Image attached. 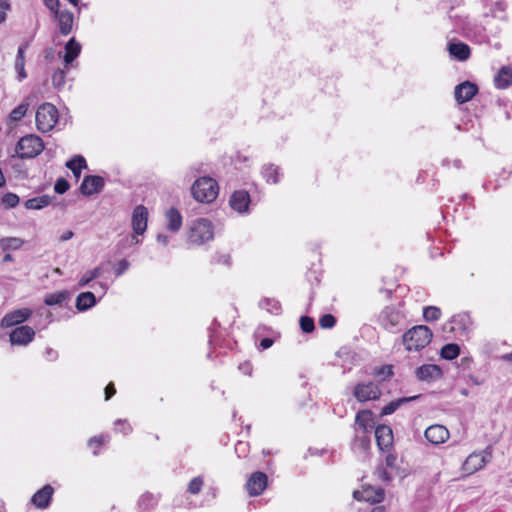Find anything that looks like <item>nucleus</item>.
<instances>
[{"label":"nucleus","instance_id":"f257e3e1","mask_svg":"<svg viewBox=\"0 0 512 512\" xmlns=\"http://www.w3.org/2000/svg\"><path fill=\"white\" fill-rule=\"evenodd\" d=\"M432 332L425 325H418L402 336V342L408 351H419L425 348L432 340Z\"/></svg>","mask_w":512,"mask_h":512},{"label":"nucleus","instance_id":"f03ea898","mask_svg":"<svg viewBox=\"0 0 512 512\" xmlns=\"http://www.w3.org/2000/svg\"><path fill=\"white\" fill-rule=\"evenodd\" d=\"M191 192L196 201L211 203L217 198L219 187L213 178L201 177L193 183Z\"/></svg>","mask_w":512,"mask_h":512},{"label":"nucleus","instance_id":"7ed1b4c3","mask_svg":"<svg viewBox=\"0 0 512 512\" xmlns=\"http://www.w3.org/2000/svg\"><path fill=\"white\" fill-rule=\"evenodd\" d=\"M42 138L35 134H28L19 139L15 151L21 159H32L44 150Z\"/></svg>","mask_w":512,"mask_h":512},{"label":"nucleus","instance_id":"20e7f679","mask_svg":"<svg viewBox=\"0 0 512 512\" xmlns=\"http://www.w3.org/2000/svg\"><path fill=\"white\" fill-rule=\"evenodd\" d=\"M35 121L36 127L40 132L46 133L51 131L58 121L57 108L51 103L41 104L36 111Z\"/></svg>","mask_w":512,"mask_h":512},{"label":"nucleus","instance_id":"39448f33","mask_svg":"<svg viewBox=\"0 0 512 512\" xmlns=\"http://www.w3.org/2000/svg\"><path fill=\"white\" fill-rule=\"evenodd\" d=\"M405 315L400 307L386 306L379 314V324L387 331L396 333L403 324Z\"/></svg>","mask_w":512,"mask_h":512},{"label":"nucleus","instance_id":"423d86ee","mask_svg":"<svg viewBox=\"0 0 512 512\" xmlns=\"http://www.w3.org/2000/svg\"><path fill=\"white\" fill-rule=\"evenodd\" d=\"M214 232L209 220L200 218L195 220L190 226L188 240L195 245H202L213 239Z\"/></svg>","mask_w":512,"mask_h":512},{"label":"nucleus","instance_id":"0eeeda50","mask_svg":"<svg viewBox=\"0 0 512 512\" xmlns=\"http://www.w3.org/2000/svg\"><path fill=\"white\" fill-rule=\"evenodd\" d=\"M491 453L486 449L480 452L471 453L462 465V471L471 475L482 469L491 460Z\"/></svg>","mask_w":512,"mask_h":512},{"label":"nucleus","instance_id":"6e6552de","mask_svg":"<svg viewBox=\"0 0 512 512\" xmlns=\"http://www.w3.org/2000/svg\"><path fill=\"white\" fill-rule=\"evenodd\" d=\"M353 395L359 402H366L379 399L381 390L374 382L358 383L354 387Z\"/></svg>","mask_w":512,"mask_h":512},{"label":"nucleus","instance_id":"1a4fd4ad","mask_svg":"<svg viewBox=\"0 0 512 512\" xmlns=\"http://www.w3.org/2000/svg\"><path fill=\"white\" fill-rule=\"evenodd\" d=\"M35 331L27 325L15 328L9 335V340L12 345L26 346L34 339Z\"/></svg>","mask_w":512,"mask_h":512},{"label":"nucleus","instance_id":"9d476101","mask_svg":"<svg viewBox=\"0 0 512 512\" xmlns=\"http://www.w3.org/2000/svg\"><path fill=\"white\" fill-rule=\"evenodd\" d=\"M32 315L29 308H20L7 313L0 322L2 328L12 327L28 320Z\"/></svg>","mask_w":512,"mask_h":512},{"label":"nucleus","instance_id":"9b49d317","mask_svg":"<svg viewBox=\"0 0 512 512\" xmlns=\"http://www.w3.org/2000/svg\"><path fill=\"white\" fill-rule=\"evenodd\" d=\"M105 185L104 178L97 175H87L84 177L81 185L80 192L85 196H91L99 193Z\"/></svg>","mask_w":512,"mask_h":512},{"label":"nucleus","instance_id":"f8f14e48","mask_svg":"<svg viewBox=\"0 0 512 512\" xmlns=\"http://www.w3.org/2000/svg\"><path fill=\"white\" fill-rule=\"evenodd\" d=\"M148 210L143 205L134 208L132 214V228L136 235H142L147 229Z\"/></svg>","mask_w":512,"mask_h":512},{"label":"nucleus","instance_id":"ddd939ff","mask_svg":"<svg viewBox=\"0 0 512 512\" xmlns=\"http://www.w3.org/2000/svg\"><path fill=\"white\" fill-rule=\"evenodd\" d=\"M267 475L263 472L257 471L252 473L247 480L246 488L250 496H258L262 494L267 486Z\"/></svg>","mask_w":512,"mask_h":512},{"label":"nucleus","instance_id":"4468645a","mask_svg":"<svg viewBox=\"0 0 512 512\" xmlns=\"http://www.w3.org/2000/svg\"><path fill=\"white\" fill-rule=\"evenodd\" d=\"M384 490L380 487H366L361 491H354L353 498L357 501H365L370 503H381L384 500Z\"/></svg>","mask_w":512,"mask_h":512},{"label":"nucleus","instance_id":"2eb2a0df","mask_svg":"<svg viewBox=\"0 0 512 512\" xmlns=\"http://www.w3.org/2000/svg\"><path fill=\"white\" fill-rule=\"evenodd\" d=\"M477 92L478 87L476 84L470 81H465L455 87L454 97L459 104H463L470 101L477 94Z\"/></svg>","mask_w":512,"mask_h":512},{"label":"nucleus","instance_id":"dca6fc26","mask_svg":"<svg viewBox=\"0 0 512 512\" xmlns=\"http://www.w3.org/2000/svg\"><path fill=\"white\" fill-rule=\"evenodd\" d=\"M424 435L431 444L439 445L449 438L450 433L445 426L434 424L425 430Z\"/></svg>","mask_w":512,"mask_h":512},{"label":"nucleus","instance_id":"f3484780","mask_svg":"<svg viewBox=\"0 0 512 512\" xmlns=\"http://www.w3.org/2000/svg\"><path fill=\"white\" fill-rule=\"evenodd\" d=\"M229 203L233 210L239 213L247 212L250 204V195L245 190L235 191L230 197Z\"/></svg>","mask_w":512,"mask_h":512},{"label":"nucleus","instance_id":"a211bd4d","mask_svg":"<svg viewBox=\"0 0 512 512\" xmlns=\"http://www.w3.org/2000/svg\"><path fill=\"white\" fill-rule=\"evenodd\" d=\"M416 377L421 381H435L442 376V371L439 366L435 364H426L416 369Z\"/></svg>","mask_w":512,"mask_h":512},{"label":"nucleus","instance_id":"6ab92c4d","mask_svg":"<svg viewBox=\"0 0 512 512\" xmlns=\"http://www.w3.org/2000/svg\"><path fill=\"white\" fill-rule=\"evenodd\" d=\"M375 438L381 450H387L393 443L392 429L387 425H380L375 429Z\"/></svg>","mask_w":512,"mask_h":512},{"label":"nucleus","instance_id":"aec40b11","mask_svg":"<svg viewBox=\"0 0 512 512\" xmlns=\"http://www.w3.org/2000/svg\"><path fill=\"white\" fill-rule=\"evenodd\" d=\"M52 495L53 488L50 485H45L32 496L31 501L38 508L44 509L49 506Z\"/></svg>","mask_w":512,"mask_h":512},{"label":"nucleus","instance_id":"412c9836","mask_svg":"<svg viewBox=\"0 0 512 512\" xmlns=\"http://www.w3.org/2000/svg\"><path fill=\"white\" fill-rule=\"evenodd\" d=\"M55 17L57 18L59 23L60 33L65 36L68 35L72 31L73 27V13L68 10H56Z\"/></svg>","mask_w":512,"mask_h":512},{"label":"nucleus","instance_id":"4be33fe9","mask_svg":"<svg viewBox=\"0 0 512 512\" xmlns=\"http://www.w3.org/2000/svg\"><path fill=\"white\" fill-rule=\"evenodd\" d=\"M494 85L498 89H507L512 85V67L503 66L494 77Z\"/></svg>","mask_w":512,"mask_h":512},{"label":"nucleus","instance_id":"5701e85b","mask_svg":"<svg viewBox=\"0 0 512 512\" xmlns=\"http://www.w3.org/2000/svg\"><path fill=\"white\" fill-rule=\"evenodd\" d=\"M355 424L363 431L368 433L373 428L372 412L370 410H361L356 414Z\"/></svg>","mask_w":512,"mask_h":512},{"label":"nucleus","instance_id":"b1692460","mask_svg":"<svg viewBox=\"0 0 512 512\" xmlns=\"http://www.w3.org/2000/svg\"><path fill=\"white\" fill-rule=\"evenodd\" d=\"M448 49L450 55L459 61L467 60L471 52L470 47L462 42L450 43Z\"/></svg>","mask_w":512,"mask_h":512},{"label":"nucleus","instance_id":"393cba45","mask_svg":"<svg viewBox=\"0 0 512 512\" xmlns=\"http://www.w3.org/2000/svg\"><path fill=\"white\" fill-rule=\"evenodd\" d=\"M28 48V44L19 46L16 59H15V70L18 73V80L22 81L27 77L25 71V51Z\"/></svg>","mask_w":512,"mask_h":512},{"label":"nucleus","instance_id":"a878e982","mask_svg":"<svg viewBox=\"0 0 512 512\" xmlns=\"http://www.w3.org/2000/svg\"><path fill=\"white\" fill-rule=\"evenodd\" d=\"M167 229L171 232H178L182 226V216L176 208H170L166 212Z\"/></svg>","mask_w":512,"mask_h":512},{"label":"nucleus","instance_id":"bb28decb","mask_svg":"<svg viewBox=\"0 0 512 512\" xmlns=\"http://www.w3.org/2000/svg\"><path fill=\"white\" fill-rule=\"evenodd\" d=\"M81 45L75 38H71L65 45L64 61L66 64L72 63L80 54Z\"/></svg>","mask_w":512,"mask_h":512},{"label":"nucleus","instance_id":"cd10ccee","mask_svg":"<svg viewBox=\"0 0 512 512\" xmlns=\"http://www.w3.org/2000/svg\"><path fill=\"white\" fill-rule=\"evenodd\" d=\"M96 304V297L92 292H82L76 298V308L86 311Z\"/></svg>","mask_w":512,"mask_h":512},{"label":"nucleus","instance_id":"c85d7f7f","mask_svg":"<svg viewBox=\"0 0 512 512\" xmlns=\"http://www.w3.org/2000/svg\"><path fill=\"white\" fill-rule=\"evenodd\" d=\"M66 167L72 171L76 178H79L81 170L87 168V162L83 156L75 155L66 162Z\"/></svg>","mask_w":512,"mask_h":512},{"label":"nucleus","instance_id":"c756f323","mask_svg":"<svg viewBox=\"0 0 512 512\" xmlns=\"http://www.w3.org/2000/svg\"><path fill=\"white\" fill-rule=\"evenodd\" d=\"M420 396L415 395L412 397H403L396 400L391 401L389 404L384 406L381 411V415H390L394 413L400 406L410 401L418 399Z\"/></svg>","mask_w":512,"mask_h":512},{"label":"nucleus","instance_id":"7c9ffc66","mask_svg":"<svg viewBox=\"0 0 512 512\" xmlns=\"http://www.w3.org/2000/svg\"><path fill=\"white\" fill-rule=\"evenodd\" d=\"M70 294L67 290L57 291L47 294L44 303L48 306L60 305L69 298Z\"/></svg>","mask_w":512,"mask_h":512},{"label":"nucleus","instance_id":"2f4dec72","mask_svg":"<svg viewBox=\"0 0 512 512\" xmlns=\"http://www.w3.org/2000/svg\"><path fill=\"white\" fill-rule=\"evenodd\" d=\"M24 244V240L18 237H5L0 239V248L3 251L19 250Z\"/></svg>","mask_w":512,"mask_h":512},{"label":"nucleus","instance_id":"473e14b6","mask_svg":"<svg viewBox=\"0 0 512 512\" xmlns=\"http://www.w3.org/2000/svg\"><path fill=\"white\" fill-rule=\"evenodd\" d=\"M51 202V197L48 195H41L25 201L24 205L27 209H42L48 206Z\"/></svg>","mask_w":512,"mask_h":512},{"label":"nucleus","instance_id":"72a5a7b5","mask_svg":"<svg viewBox=\"0 0 512 512\" xmlns=\"http://www.w3.org/2000/svg\"><path fill=\"white\" fill-rule=\"evenodd\" d=\"M157 504L156 497L151 493H144L138 500V507L142 511H148Z\"/></svg>","mask_w":512,"mask_h":512},{"label":"nucleus","instance_id":"f704fd0d","mask_svg":"<svg viewBox=\"0 0 512 512\" xmlns=\"http://www.w3.org/2000/svg\"><path fill=\"white\" fill-rule=\"evenodd\" d=\"M460 353V347L457 344L449 343L441 348L440 355L446 360L455 359Z\"/></svg>","mask_w":512,"mask_h":512},{"label":"nucleus","instance_id":"c9c22d12","mask_svg":"<svg viewBox=\"0 0 512 512\" xmlns=\"http://www.w3.org/2000/svg\"><path fill=\"white\" fill-rule=\"evenodd\" d=\"M262 174L267 182L277 184L279 182V168L273 164L263 167Z\"/></svg>","mask_w":512,"mask_h":512},{"label":"nucleus","instance_id":"e433bc0d","mask_svg":"<svg viewBox=\"0 0 512 512\" xmlns=\"http://www.w3.org/2000/svg\"><path fill=\"white\" fill-rule=\"evenodd\" d=\"M102 272L103 271L100 267H96L92 270L87 271L86 273L83 274V276L79 280L78 285L80 287H84V286L88 285L91 281L100 277L102 275Z\"/></svg>","mask_w":512,"mask_h":512},{"label":"nucleus","instance_id":"4c0bfd02","mask_svg":"<svg viewBox=\"0 0 512 512\" xmlns=\"http://www.w3.org/2000/svg\"><path fill=\"white\" fill-rule=\"evenodd\" d=\"M29 104L26 102L21 103L17 107H15L9 115L10 120L12 121H20L27 113Z\"/></svg>","mask_w":512,"mask_h":512},{"label":"nucleus","instance_id":"58836bf2","mask_svg":"<svg viewBox=\"0 0 512 512\" xmlns=\"http://www.w3.org/2000/svg\"><path fill=\"white\" fill-rule=\"evenodd\" d=\"M260 307L273 314H278L281 310L280 303L274 299L262 300L260 302Z\"/></svg>","mask_w":512,"mask_h":512},{"label":"nucleus","instance_id":"ea45409f","mask_svg":"<svg viewBox=\"0 0 512 512\" xmlns=\"http://www.w3.org/2000/svg\"><path fill=\"white\" fill-rule=\"evenodd\" d=\"M441 316V310L436 306H428L424 308L423 317L426 321H436Z\"/></svg>","mask_w":512,"mask_h":512},{"label":"nucleus","instance_id":"a19ab883","mask_svg":"<svg viewBox=\"0 0 512 512\" xmlns=\"http://www.w3.org/2000/svg\"><path fill=\"white\" fill-rule=\"evenodd\" d=\"M203 484L204 480L202 477H195L189 482L187 490L190 494L197 495L201 492Z\"/></svg>","mask_w":512,"mask_h":512},{"label":"nucleus","instance_id":"79ce46f5","mask_svg":"<svg viewBox=\"0 0 512 512\" xmlns=\"http://www.w3.org/2000/svg\"><path fill=\"white\" fill-rule=\"evenodd\" d=\"M19 203V197L18 195L14 194V193H6L3 197H2V204L6 207V208H14L18 205Z\"/></svg>","mask_w":512,"mask_h":512},{"label":"nucleus","instance_id":"37998d69","mask_svg":"<svg viewBox=\"0 0 512 512\" xmlns=\"http://www.w3.org/2000/svg\"><path fill=\"white\" fill-rule=\"evenodd\" d=\"M115 431L128 435L132 432V426L127 422V420L118 419L115 421Z\"/></svg>","mask_w":512,"mask_h":512},{"label":"nucleus","instance_id":"c03bdc74","mask_svg":"<svg viewBox=\"0 0 512 512\" xmlns=\"http://www.w3.org/2000/svg\"><path fill=\"white\" fill-rule=\"evenodd\" d=\"M300 327L305 333L312 332L315 328L313 319L308 316H302L300 318Z\"/></svg>","mask_w":512,"mask_h":512},{"label":"nucleus","instance_id":"a18cd8bd","mask_svg":"<svg viewBox=\"0 0 512 512\" xmlns=\"http://www.w3.org/2000/svg\"><path fill=\"white\" fill-rule=\"evenodd\" d=\"M336 318L332 314H325L319 320V325L324 329H329L335 326Z\"/></svg>","mask_w":512,"mask_h":512},{"label":"nucleus","instance_id":"49530a36","mask_svg":"<svg viewBox=\"0 0 512 512\" xmlns=\"http://www.w3.org/2000/svg\"><path fill=\"white\" fill-rule=\"evenodd\" d=\"M52 83L57 88L63 86L65 83V72L58 69L52 76Z\"/></svg>","mask_w":512,"mask_h":512},{"label":"nucleus","instance_id":"de8ad7c7","mask_svg":"<svg viewBox=\"0 0 512 512\" xmlns=\"http://www.w3.org/2000/svg\"><path fill=\"white\" fill-rule=\"evenodd\" d=\"M69 187H70V185H69L68 181L65 180L64 178H60L56 181L54 190L58 194H63L69 189Z\"/></svg>","mask_w":512,"mask_h":512},{"label":"nucleus","instance_id":"09e8293b","mask_svg":"<svg viewBox=\"0 0 512 512\" xmlns=\"http://www.w3.org/2000/svg\"><path fill=\"white\" fill-rule=\"evenodd\" d=\"M9 0H0V24L6 20V11L10 10Z\"/></svg>","mask_w":512,"mask_h":512},{"label":"nucleus","instance_id":"8fccbe9b","mask_svg":"<svg viewBox=\"0 0 512 512\" xmlns=\"http://www.w3.org/2000/svg\"><path fill=\"white\" fill-rule=\"evenodd\" d=\"M130 266V263L126 259H122L118 262L117 267L115 268L116 276H121Z\"/></svg>","mask_w":512,"mask_h":512},{"label":"nucleus","instance_id":"3c124183","mask_svg":"<svg viewBox=\"0 0 512 512\" xmlns=\"http://www.w3.org/2000/svg\"><path fill=\"white\" fill-rule=\"evenodd\" d=\"M393 374L392 367L391 366H383L377 370H375L374 375L375 376H384L389 377Z\"/></svg>","mask_w":512,"mask_h":512},{"label":"nucleus","instance_id":"603ef678","mask_svg":"<svg viewBox=\"0 0 512 512\" xmlns=\"http://www.w3.org/2000/svg\"><path fill=\"white\" fill-rule=\"evenodd\" d=\"M107 438H108V436H106V437H104V436L92 437L91 439H89L88 445L90 447H92L93 445H96L97 447H99Z\"/></svg>","mask_w":512,"mask_h":512},{"label":"nucleus","instance_id":"864d4df0","mask_svg":"<svg viewBox=\"0 0 512 512\" xmlns=\"http://www.w3.org/2000/svg\"><path fill=\"white\" fill-rule=\"evenodd\" d=\"M44 3L48 9L56 14V10H58L59 6V0H44Z\"/></svg>","mask_w":512,"mask_h":512},{"label":"nucleus","instance_id":"5fc2aeb1","mask_svg":"<svg viewBox=\"0 0 512 512\" xmlns=\"http://www.w3.org/2000/svg\"><path fill=\"white\" fill-rule=\"evenodd\" d=\"M116 393L115 387L112 383L108 384L105 388V399L109 400Z\"/></svg>","mask_w":512,"mask_h":512},{"label":"nucleus","instance_id":"6e6d98bb","mask_svg":"<svg viewBox=\"0 0 512 512\" xmlns=\"http://www.w3.org/2000/svg\"><path fill=\"white\" fill-rule=\"evenodd\" d=\"M385 461L387 466L394 467L396 465L397 457L393 454H388Z\"/></svg>","mask_w":512,"mask_h":512},{"label":"nucleus","instance_id":"4d7b16f0","mask_svg":"<svg viewBox=\"0 0 512 512\" xmlns=\"http://www.w3.org/2000/svg\"><path fill=\"white\" fill-rule=\"evenodd\" d=\"M273 344V340L270 339V338H263L261 341H260V347L262 349H268L272 346Z\"/></svg>","mask_w":512,"mask_h":512},{"label":"nucleus","instance_id":"13d9d810","mask_svg":"<svg viewBox=\"0 0 512 512\" xmlns=\"http://www.w3.org/2000/svg\"><path fill=\"white\" fill-rule=\"evenodd\" d=\"M73 236H74L73 231L68 230V231H66L65 233H63V234L60 236L59 240H60V241H62V242H64V241H68V240H70Z\"/></svg>","mask_w":512,"mask_h":512},{"label":"nucleus","instance_id":"bf43d9fd","mask_svg":"<svg viewBox=\"0 0 512 512\" xmlns=\"http://www.w3.org/2000/svg\"><path fill=\"white\" fill-rule=\"evenodd\" d=\"M157 241L163 245H167L169 243V237L164 234H158Z\"/></svg>","mask_w":512,"mask_h":512},{"label":"nucleus","instance_id":"052dcab7","mask_svg":"<svg viewBox=\"0 0 512 512\" xmlns=\"http://www.w3.org/2000/svg\"><path fill=\"white\" fill-rule=\"evenodd\" d=\"M246 446H247V444H246V443H244V442H238V443L236 444V446H235V450H236V452L242 451V450H244V449H245V447H246Z\"/></svg>","mask_w":512,"mask_h":512},{"label":"nucleus","instance_id":"680f3d73","mask_svg":"<svg viewBox=\"0 0 512 512\" xmlns=\"http://www.w3.org/2000/svg\"><path fill=\"white\" fill-rule=\"evenodd\" d=\"M13 260H14L13 256H12L10 253H7V254L3 257L2 262H11V261H13Z\"/></svg>","mask_w":512,"mask_h":512},{"label":"nucleus","instance_id":"e2e57ef3","mask_svg":"<svg viewBox=\"0 0 512 512\" xmlns=\"http://www.w3.org/2000/svg\"><path fill=\"white\" fill-rule=\"evenodd\" d=\"M371 512H385V507L384 506H376L371 510Z\"/></svg>","mask_w":512,"mask_h":512},{"label":"nucleus","instance_id":"0e129e2a","mask_svg":"<svg viewBox=\"0 0 512 512\" xmlns=\"http://www.w3.org/2000/svg\"><path fill=\"white\" fill-rule=\"evenodd\" d=\"M221 259H222V261H223V263H224V264H226V265H230V256H229V255H223V256L221 257Z\"/></svg>","mask_w":512,"mask_h":512},{"label":"nucleus","instance_id":"69168bd1","mask_svg":"<svg viewBox=\"0 0 512 512\" xmlns=\"http://www.w3.org/2000/svg\"><path fill=\"white\" fill-rule=\"evenodd\" d=\"M5 185V178L2 172V169L0 168V187H3Z\"/></svg>","mask_w":512,"mask_h":512},{"label":"nucleus","instance_id":"338daca9","mask_svg":"<svg viewBox=\"0 0 512 512\" xmlns=\"http://www.w3.org/2000/svg\"><path fill=\"white\" fill-rule=\"evenodd\" d=\"M361 445H362L364 448H366V447L368 446V441H367L364 437L361 439Z\"/></svg>","mask_w":512,"mask_h":512},{"label":"nucleus","instance_id":"774afa93","mask_svg":"<svg viewBox=\"0 0 512 512\" xmlns=\"http://www.w3.org/2000/svg\"><path fill=\"white\" fill-rule=\"evenodd\" d=\"M132 242L135 243V244H138L139 243V239L137 238L136 235H133L132 236Z\"/></svg>","mask_w":512,"mask_h":512}]
</instances>
